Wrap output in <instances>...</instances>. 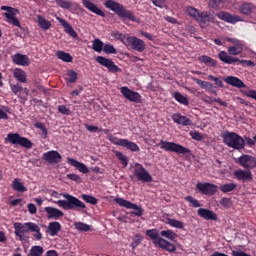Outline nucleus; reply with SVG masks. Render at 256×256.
<instances>
[{
    "label": "nucleus",
    "mask_w": 256,
    "mask_h": 256,
    "mask_svg": "<svg viewBox=\"0 0 256 256\" xmlns=\"http://www.w3.org/2000/svg\"><path fill=\"white\" fill-rule=\"evenodd\" d=\"M197 215L205 221H217L218 216L215 212L207 209V208H199L197 210Z\"/></svg>",
    "instance_id": "obj_20"
},
{
    "label": "nucleus",
    "mask_w": 256,
    "mask_h": 256,
    "mask_svg": "<svg viewBox=\"0 0 256 256\" xmlns=\"http://www.w3.org/2000/svg\"><path fill=\"white\" fill-rule=\"evenodd\" d=\"M253 9H255V5H253V3H244L239 7V11L242 15H251V13H253Z\"/></svg>",
    "instance_id": "obj_36"
},
{
    "label": "nucleus",
    "mask_w": 256,
    "mask_h": 256,
    "mask_svg": "<svg viewBox=\"0 0 256 256\" xmlns=\"http://www.w3.org/2000/svg\"><path fill=\"white\" fill-rule=\"evenodd\" d=\"M96 62L102 67H106L109 73H121V68L115 64V62L109 58H105L104 56H97Z\"/></svg>",
    "instance_id": "obj_11"
},
{
    "label": "nucleus",
    "mask_w": 256,
    "mask_h": 256,
    "mask_svg": "<svg viewBox=\"0 0 256 256\" xmlns=\"http://www.w3.org/2000/svg\"><path fill=\"white\" fill-rule=\"evenodd\" d=\"M112 36L115 37V39H117L118 41H121L124 45H125V39H127V37L125 36V34L117 31V32H114L112 34Z\"/></svg>",
    "instance_id": "obj_59"
},
{
    "label": "nucleus",
    "mask_w": 256,
    "mask_h": 256,
    "mask_svg": "<svg viewBox=\"0 0 256 256\" xmlns=\"http://www.w3.org/2000/svg\"><path fill=\"white\" fill-rule=\"evenodd\" d=\"M211 101H214V103H218V105H221V107H227V102L221 100L220 98L207 97V100H205L206 103H209Z\"/></svg>",
    "instance_id": "obj_56"
},
{
    "label": "nucleus",
    "mask_w": 256,
    "mask_h": 256,
    "mask_svg": "<svg viewBox=\"0 0 256 256\" xmlns=\"http://www.w3.org/2000/svg\"><path fill=\"white\" fill-rule=\"evenodd\" d=\"M81 199H83V201H85V203H88L89 205H97L98 200L89 194H82L81 195Z\"/></svg>",
    "instance_id": "obj_44"
},
{
    "label": "nucleus",
    "mask_w": 256,
    "mask_h": 256,
    "mask_svg": "<svg viewBox=\"0 0 256 256\" xmlns=\"http://www.w3.org/2000/svg\"><path fill=\"white\" fill-rule=\"evenodd\" d=\"M6 141L12 145H19L24 147V149H31L33 147V142L29 138L21 136L19 133H9L7 134Z\"/></svg>",
    "instance_id": "obj_7"
},
{
    "label": "nucleus",
    "mask_w": 256,
    "mask_h": 256,
    "mask_svg": "<svg viewBox=\"0 0 256 256\" xmlns=\"http://www.w3.org/2000/svg\"><path fill=\"white\" fill-rule=\"evenodd\" d=\"M61 196L66 200H58L55 203L58 207L64 209V211H79V209H87V205L77 197L69 193H62Z\"/></svg>",
    "instance_id": "obj_3"
},
{
    "label": "nucleus",
    "mask_w": 256,
    "mask_h": 256,
    "mask_svg": "<svg viewBox=\"0 0 256 256\" xmlns=\"http://www.w3.org/2000/svg\"><path fill=\"white\" fill-rule=\"evenodd\" d=\"M114 201L120 207H124L125 209H134V211L131 212V215H134L135 217H143L144 210L137 204L119 197L114 198Z\"/></svg>",
    "instance_id": "obj_8"
},
{
    "label": "nucleus",
    "mask_w": 256,
    "mask_h": 256,
    "mask_svg": "<svg viewBox=\"0 0 256 256\" xmlns=\"http://www.w3.org/2000/svg\"><path fill=\"white\" fill-rule=\"evenodd\" d=\"M10 89L12 93H14V95H17V97H19L20 99H23V97L21 96V92L23 91V86L19 84H11Z\"/></svg>",
    "instance_id": "obj_46"
},
{
    "label": "nucleus",
    "mask_w": 256,
    "mask_h": 256,
    "mask_svg": "<svg viewBox=\"0 0 256 256\" xmlns=\"http://www.w3.org/2000/svg\"><path fill=\"white\" fill-rule=\"evenodd\" d=\"M105 8L113 11L115 15H117L120 19L132 21V23H139V18L135 16L133 11L127 10L123 4L115 1V0H107L105 3Z\"/></svg>",
    "instance_id": "obj_2"
},
{
    "label": "nucleus",
    "mask_w": 256,
    "mask_h": 256,
    "mask_svg": "<svg viewBox=\"0 0 256 256\" xmlns=\"http://www.w3.org/2000/svg\"><path fill=\"white\" fill-rule=\"evenodd\" d=\"M189 135L194 141H201L203 139V135L199 131H191Z\"/></svg>",
    "instance_id": "obj_58"
},
{
    "label": "nucleus",
    "mask_w": 256,
    "mask_h": 256,
    "mask_svg": "<svg viewBox=\"0 0 256 256\" xmlns=\"http://www.w3.org/2000/svg\"><path fill=\"white\" fill-rule=\"evenodd\" d=\"M184 199L185 201L190 203V207H201V203H199V200L195 199L193 196H186Z\"/></svg>",
    "instance_id": "obj_51"
},
{
    "label": "nucleus",
    "mask_w": 256,
    "mask_h": 256,
    "mask_svg": "<svg viewBox=\"0 0 256 256\" xmlns=\"http://www.w3.org/2000/svg\"><path fill=\"white\" fill-rule=\"evenodd\" d=\"M196 21H199L201 27H205L207 23H215V16L209 12H201Z\"/></svg>",
    "instance_id": "obj_23"
},
{
    "label": "nucleus",
    "mask_w": 256,
    "mask_h": 256,
    "mask_svg": "<svg viewBox=\"0 0 256 256\" xmlns=\"http://www.w3.org/2000/svg\"><path fill=\"white\" fill-rule=\"evenodd\" d=\"M200 63H204L207 67H217V61L207 55H202L199 57Z\"/></svg>",
    "instance_id": "obj_37"
},
{
    "label": "nucleus",
    "mask_w": 256,
    "mask_h": 256,
    "mask_svg": "<svg viewBox=\"0 0 256 256\" xmlns=\"http://www.w3.org/2000/svg\"><path fill=\"white\" fill-rule=\"evenodd\" d=\"M83 5L88 11H91V13H95V15H98L99 17H105V13L93 2L89 0H83Z\"/></svg>",
    "instance_id": "obj_24"
},
{
    "label": "nucleus",
    "mask_w": 256,
    "mask_h": 256,
    "mask_svg": "<svg viewBox=\"0 0 256 256\" xmlns=\"http://www.w3.org/2000/svg\"><path fill=\"white\" fill-rule=\"evenodd\" d=\"M67 77L68 78H66V81L68 83H75L77 81L79 75L77 74V72H75V70H69L67 72Z\"/></svg>",
    "instance_id": "obj_48"
},
{
    "label": "nucleus",
    "mask_w": 256,
    "mask_h": 256,
    "mask_svg": "<svg viewBox=\"0 0 256 256\" xmlns=\"http://www.w3.org/2000/svg\"><path fill=\"white\" fill-rule=\"evenodd\" d=\"M12 63H14V65H20L21 67H29L31 60L29 56L25 54L16 53L12 56Z\"/></svg>",
    "instance_id": "obj_18"
},
{
    "label": "nucleus",
    "mask_w": 256,
    "mask_h": 256,
    "mask_svg": "<svg viewBox=\"0 0 256 256\" xmlns=\"http://www.w3.org/2000/svg\"><path fill=\"white\" fill-rule=\"evenodd\" d=\"M58 111L61 113V115H72L71 109L67 108L65 105L58 106Z\"/></svg>",
    "instance_id": "obj_57"
},
{
    "label": "nucleus",
    "mask_w": 256,
    "mask_h": 256,
    "mask_svg": "<svg viewBox=\"0 0 256 256\" xmlns=\"http://www.w3.org/2000/svg\"><path fill=\"white\" fill-rule=\"evenodd\" d=\"M220 205L226 209H229V207H231V198H222L220 200Z\"/></svg>",
    "instance_id": "obj_62"
},
{
    "label": "nucleus",
    "mask_w": 256,
    "mask_h": 256,
    "mask_svg": "<svg viewBox=\"0 0 256 256\" xmlns=\"http://www.w3.org/2000/svg\"><path fill=\"white\" fill-rule=\"evenodd\" d=\"M168 225H170V227H174L175 229H184L185 227L183 222L171 218L168 219Z\"/></svg>",
    "instance_id": "obj_49"
},
{
    "label": "nucleus",
    "mask_w": 256,
    "mask_h": 256,
    "mask_svg": "<svg viewBox=\"0 0 256 256\" xmlns=\"http://www.w3.org/2000/svg\"><path fill=\"white\" fill-rule=\"evenodd\" d=\"M159 146L160 149H163L164 151H168L170 153H178V155H187L188 153H191L189 148H185L183 145L177 144L175 142L161 140Z\"/></svg>",
    "instance_id": "obj_5"
},
{
    "label": "nucleus",
    "mask_w": 256,
    "mask_h": 256,
    "mask_svg": "<svg viewBox=\"0 0 256 256\" xmlns=\"http://www.w3.org/2000/svg\"><path fill=\"white\" fill-rule=\"evenodd\" d=\"M238 163L248 171L256 168V158L248 154L240 156L238 158Z\"/></svg>",
    "instance_id": "obj_14"
},
{
    "label": "nucleus",
    "mask_w": 256,
    "mask_h": 256,
    "mask_svg": "<svg viewBox=\"0 0 256 256\" xmlns=\"http://www.w3.org/2000/svg\"><path fill=\"white\" fill-rule=\"evenodd\" d=\"M153 5L155 7H159L160 9H163L165 5H167V0H152Z\"/></svg>",
    "instance_id": "obj_61"
},
{
    "label": "nucleus",
    "mask_w": 256,
    "mask_h": 256,
    "mask_svg": "<svg viewBox=\"0 0 256 256\" xmlns=\"http://www.w3.org/2000/svg\"><path fill=\"white\" fill-rule=\"evenodd\" d=\"M228 53L229 55H239L240 53H243V46L239 44L230 46L228 48Z\"/></svg>",
    "instance_id": "obj_43"
},
{
    "label": "nucleus",
    "mask_w": 256,
    "mask_h": 256,
    "mask_svg": "<svg viewBox=\"0 0 256 256\" xmlns=\"http://www.w3.org/2000/svg\"><path fill=\"white\" fill-rule=\"evenodd\" d=\"M12 189L14 191H18V193H25L27 192V187L23 185V182L19 178H15L12 182Z\"/></svg>",
    "instance_id": "obj_33"
},
{
    "label": "nucleus",
    "mask_w": 256,
    "mask_h": 256,
    "mask_svg": "<svg viewBox=\"0 0 256 256\" xmlns=\"http://www.w3.org/2000/svg\"><path fill=\"white\" fill-rule=\"evenodd\" d=\"M75 229H77L78 231H91V226H89L88 224H85L83 222H76L74 224Z\"/></svg>",
    "instance_id": "obj_50"
},
{
    "label": "nucleus",
    "mask_w": 256,
    "mask_h": 256,
    "mask_svg": "<svg viewBox=\"0 0 256 256\" xmlns=\"http://www.w3.org/2000/svg\"><path fill=\"white\" fill-rule=\"evenodd\" d=\"M221 137L223 139L224 145H227V147L235 149L236 151L245 149V139H243L241 135L235 132L225 131L222 133Z\"/></svg>",
    "instance_id": "obj_4"
},
{
    "label": "nucleus",
    "mask_w": 256,
    "mask_h": 256,
    "mask_svg": "<svg viewBox=\"0 0 256 256\" xmlns=\"http://www.w3.org/2000/svg\"><path fill=\"white\" fill-rule=\"evenodd\" d=\"M55 3L61 9H71V1L69 0H55Z\"/></svg>",
    "instance_id": "obj_52"
},
{
    "label": "nucleus",
    "mask_w": 256,
    "mask_h": 256,
    "mask_svg": "<svg viewBox=\"0 0 256 256\" xmlns=\"http://www.w3.org/2000/svg\"><path fill=\"white\" fill-rule=\"evenodd\" d=\"M43 161H46L47 163H50L53 165L54 163H60L61 162V154L55 150L48 151L43 154L42 156Z\"/></svg>",
    "instance_id": "obj_17"
},
{
    "label": "nucleus",
    "mask_w": 256,
    "mask_h": 256,
    "mask_svg": "<svg viewBox=\"0 0 256 256\" xmlns=\"http://www.w3.org/2000/svg\"><path fill=\"white\" fill-rule=\"evenodd\" d=\"M67 179H70V181H75V183H81V176L77 174H67Z\"/></svg>",
    "instance_id": "obj_60"
},
{
    "label": "nucleus",
    "mask_w": 256,
    "mask_h": 256,
    "mask_svg": "<svg viewBox=\"0 0 256 256\" xmlns=\"http://www.w3.org/2000/svg\"><path fill=\"white\" fill-rule=\"evenodd\" d=\"M67 163L71 165V167H75V169H77L80 173H83L84 175H86V173H89V168H87V166L82 162H79L73 158H67Z\"/></svg>",
    "instance_id": "obj_25"
},
{
    "label": "nucleus",
    "mask_w": 256,
    "mask_h": 256,
    "mask_svg": "<svg viewBox=\"0 0 256 256\" xmlns=\"http://www.w3.org/2000/svg\"><path fill=\"white\" fill-rule=\"evenodd\" d=\"M172 97L175 98V100L180 103L181 105H185L187 107V105H189V99L186 96H183V94L179 93V92H174L172 94Z\"/></svg>",
    "instance_id": "obj_40"
},
{
    "label": "nucleus",
    "mask_w": 256,
    "mask_h": 256,
    "mask_svg": "<svg viewBox=\"0 0 256 256\" xmlns=\"http://www.w3.org/2000/svg\"><path fill=\"white\" fill-rule=\"evenodd\" d=\"M186 13L190 16L193 17V19H195L197 21V19L199 18V15L201 14L199 12V10H197L196 8L192 7V6H188L186 8Z\"/></svg>",
    "instance_id": "obj_45"
},
{
    "label": "nucleus",
    "mask_w": 256,
    "mask_h": 256,
    "mask_svg": "<svg viewBox=\"0 0 256 256\" xmlns=\"http://www.w3.org/2000/svg\"><path fill=\"white\" fill-rule=\"evenodd\" d=\"M114 155L117 157L119 161H121V164L123 167H127L129 165V157L123 154L121 151H114Z\"/></svg>",
    "instance_id": "obj_41"
},
{
    "label": "nucleus",
    "mask_w": 256,
    "mask_h": 256,
    "mask_svg": "<svg viewBox=\"0 0 256 256\" xmlns=\"http://www.w3.org/2000/svg\"><path fill=\"white\" fill-rule=\"evenodd\" d=\"M219 189L222 193H231L237 189L236 183H225L219 186Z\"/></svg>",
    "instance_id": "obj_39"
},
{
    "label": "nucleus",
    "mask_w": 256,
    "mask_h": 256,
    "mask_svg": "<svg viewBox=\"0 0 256 256\" xmlns=\"http://www.w3.org/2000/svg\"><path fill=\"white\" fill-rule=\"evenodd\" d=\"M146 236L152 240L153 245L162 249V251H167L168 253H175L177 251V246L170 241H177V233L173 230H162L159 233L158 229H148L146 230Z\"/></svg>",
    "instance_id": "obj_1"
},
{
    "label": "nucleus",
    "mask_w": 256,
    "mask_h": 256,
    "mask_svg": "<svg viewBox=\"0 0 256 256\" xmlns=\"http://www.w3.org/2000/svg\"><path fill=\"white\" fill-rule=\"evenodd\" d=\"M28 223H25L24 225L21 224V222H16L14 223V233L16 236H21V234L23 233H27V231L29 230V225H27Z\"/></svg>",
    "instance_id": "obj_31"
},
{
    "label": "nucleus",
    "mask_w": 256,
    "mask_h": 256,
    "mask_svg": "<svg viewBox=\"0 0 256 256\" xmlns=\"http://www.w3.org/2000/svg\"><path fill=\"white\" fill-rule=\"evenodd\" d=\"M231 254L232 256H251L243 251H235V250H233Z\"/></svg>",
    "instance_id": "obj_64"
},
{
    "label": "nucleus",
    "mask_w": 256,
    "mask_h": 256,
    "mask_svg": "<svg viewBox=\"0 0 256 256\" xmlns=\"http://www.w3.org/2000/svg\"><path fill=\"white\" fill-rule=\"evenodd\" d=\"M134 175L138 181H143V183H151L153 181V176L139 163L135 164Z\"/></svg>",
    "instance_id": "obj_12"
},
{
    "label": "nucleus",
    "mask_w": 256,
    "mask_h": 256,
    "mask_svg": "<svg viewBox=\"0 0 256 256\" xmlns=\"http://www.w3.org/2000/svg\"><path fill=\"white\" fill-rule=\"evenodd\" d=\"M34 127H36V129H40L42 131V135L44 139H47L48 131H47V128L45 127V124H43L42 122H36L34 124Z\"/></svg>",
    "instance_id": "obj_55"
},
{
    "label": "nucleus",
    "mask_w": 256,
    "mask_h": 256,
    "mask_svg": "<svg viewBox=\"0 0 256 256\" xmlns=\"http://www.w3.org/2000/svg\"><path fill=\"white\" fill-rule=\"evenodd\" d=\"M14 77L19 81V83H27V73L19 68L14 70Z\"/></svg>",
    "instance_id": "obj_35"
},
{
    "label": "nucleus",
    "mask_w": 256,
    "mask_h": 256,
    "mask_svg": "<svg viewBox=\"0 0 256 256\" xmlns=\"http://www.w3.org/2000/svg\"><path fill=\"white\" fill-rule=\"evenodd\" d=\"M207 79H208V81H213L215 83L216 87H220V88L224 87L223 80H221V78H219V77H215L213 75H208Z\"/></svg>",
    "instance_id": "obj_54"
},
{
    "label": "nucleus",
    "mask_w": 256,
    "mask_h": 256,
    "mask_svg": "<svg viewBox=\"0 0 256 256\" xmlns=\"http://www.w3.org/2000/svg\"><path fill=\"white\" fill-rule=\"evenodd\" d=\"M8 23L13 25L14 27H21V22H19V19H17V17H15V16L8 19Z\"/></svg>",
    "instance_id": "obj_63"
},
{
    "label": "nucleus",
    "mask_w": 256,
    "mask_h": 256,
    "mask_svg": "<svg viewBox=\"0 0 256 256\" xmlns=\"http://www.w3.org/2000/svg\"><path fill=\"white\" fill-rule=\"evenodd\" d=\"M224 81L225 83H227V85H231L232 87H237V89H245V87H247V85H245L241 81V79L235 76H228L224 79Z\"/></svg>",
    "instance_id": "obj_26"
},
{
    "label": "nucleus",
    "mask_w": 256,
    "mask_h": 256,
    "mask_svg": "<svg viewBox=\"0 0 256 256\" xmlns=\"http://www.w3.org/2000/svg\"><path fill=\"white\" fill-rule=\"evenodd\" d=\"M56 57L58 59H60V61H63L64 63H72L73 62V56H71V54L59 50L56 52Z\"/></svg>",
    "instance_id": "obj_34"
},
{
    "label": "nucleus",
    "mask_w": 256,
    "mask_h": 256,
    "mask_svg": "<svg viewBox=\"0 0 256 256\" xmlns=\"http://www.w3.org/2000/svg\"><path fill=\"white\" fill-rule=\"evenodd\" d=\"M124 45L126 47H131L133 51H137L138 53H143L146 49L145 42L141 40V38L135 36H128L124 41Z\"/></svg>",
    "instance_id": "obj_9"
},
{
    "label": "nucleus",
    "mask_w": 256,
    "mask_h": 256,
    "mask_svg": "<svg viewBox=\"0 0 256 256\" xmlns=\"http://www.w3.org/2000/svg\"><path fill=\"white\" fill-rule=\"evenodd\" d=\"M194 83L199 85L201 89H206L213 95H217V91L213 90V85L210 82L200 80L199 78H193Z\"/></svg>",
    "instance_id": "obj_29"
},
{
    "label": "nucleus",
    "mask_w": 256,
    "mask_h": 256,
    "mask_svg": "<svg viewBox=\"0 0 256 256\" xmlns=\"http://www.w3.org/2000/svg\"><path fill=\"white\" fill-rule=\"evenodd\" d=\"M104 53H106V55H115L117 54V49H115V47L111 44H106L104 45L103 50Z\"/></svg>",
    "instance_id": "obj_53"
},
{
    "label": "nucleus",
    "mask_w": 256,
    "mask_h": 256,
    "mask_svg": "<svg viewBox=\"0 0 256 256\" xmlns=\"http://www.w3.org/2000/svg\"><path fill=\"white\" fill-rule=\"evenodd\" d=\"M118 144L120 145V147H125L126 149H128V151H132L133 153H139V151H141L137 143L131 142L127 139L120 140Z\"/></svg>",
    "instance_id": "obj_27"
},
{
    "label": "nucleus",
    "mask_w": 256,
    "mask_h": 256,
    "mask_svg": "<svg viewBox=\"0 0 256 256\" xmlns=\"http://www.w3.org/2000/svg\"><path fill=\"white\" fill-rule=\"evenodd\" d=\"M120 93L123 95L125 99L130 101L131 103H141V94L139 92H135L127 86H123L120 88Z\"/></svg>",
    "instance_id": "obj_13"
},
{
    "label": "nucleus",
    "mask_w": 256,
    "mask_h": 256,
    "mask_svg": "<svg viewBox=\"0 0 256 256\" xmlns=\"http://www.w3.org/2000/svg\"><path fill=\"white\" fill-rule=\"evenodd\" d=\"M1 11H6L4 13V17H6V19H13V17H15V15H17V13H19V11L16 8H13L11 6H1Z\"/></svg>",
    "instance_id": "obj_32"
},
{
    "label": "nucleus",
    "mask_w": 256,
    "mask_h": 256,
    "mask_svg": "<svg viewBox=\"0 0 256 256\" xmlns=\"http://www.w3.org/2000/svg\"><path fill=\"white\" fill-rule=\"evenodd\" d=\"M218 59L222 61V63H226V65H233V63H239L243 67H255V62L251 60H240L237 57L230 56L225 51H220L218 54Z\"/></svg>",
    "instance_id": "obj_6"
},
{
    "label": "nucleus",
    "mask_w": 256,
    "mask_h": 256,
    "mask_svg": "<svg viewBox=\"0 0 256 256\" xmlns=\"http://www.w3.org/2000/svg\"><path fill=\"white\" fill-rule=\"evenodd\" d=\"M28 229L32 232L35 233L34 237L37 239V241H41L43 239V234H41V228L39 225L33 223V222H28Z\"/></svg>",
    "instance_id": "obj_30"
},
{
    "label": "nucleus",
    "mask_w": 256,
    "mask_h": 256,
    "mask_svg": "<svg viewBox=\"0 0 256 256\" xmlns=\"http://www.w3.org/2000/svg\"><path fill=\"white\" fill-rule=\"evenodd\" d=\"M60 231H61V223L55 221V222H50L48 224L47 233H49L51 237H55L56 235L59 234Z\"/></svg>",
    "instance_id": "obj_28"
},
{
    "label": "nucleus",
    "mask_w": 256,
    "mask_h": 256,
    "mask_svg": "<svg viewBox=\"0 0 256 256\" xmlns=\"http://www.w3.org/2000/svg\"><path fill=\"white\" fill-rule=\"evenodd\" d=\"M45 250L41 246H32L29 252L30 256H41Z\"/></svg>",
    "instance_id": "obj_47"
},
{
    "label": "nucleus",
    "mask_w": 256,
    "mask_h": 256,
    "mask_svg": "<svg viewBox=\"0 0 256 256\" xmlns=\"http://www.w3.org/2000/svg\"><path fill=\"white\" fill-rule=\"evenodd\" d=\"M44 211L48 217V219H61L65 213L63 211L59 210L58 208L55 207H45Z\"/></svg>",
    "instance_id": "obj_22"
},
{
    "label": "nucleus",
    "mask_w": 256,
    "mask_h": 256,
    "mask_svg": "<svg viewBox=\"0 0 256 256\" xmlns=\"http://www.w3.org/2000/svg\"><path fill=\"white\" fill-rule=\"evenodd\" d=\"M216 17L218 19H221L222 21H225V23H231L232 25H235V23H239L241 21V17L237 15H232L229 12L221 11L216 14Z\"/></svg>",
    "instance_id": "obj_16"
},
{
    "label": "nucleus",
    "mask_w": 256,
    "mask_h": 256,
    "mask_svg": "<svg viewBox=\"0 0 256 256\" xmlns=\"http://www.w3.org/2000/svg\"><path fill=\"white\" fill-rule=\"evenodd\" d=\"M104 45L105 44H103V41H101L99 38H96L92 42V49L93 51H96V53H101V51H103Z\"/></svg>",
    "instance_id": "obj_42"
},
{
    "label": "nucleus",
    "mask_w": 256,
    "mask_h": 256,
    "mask_svg": "<svg viewBox=\"0 0 256 256\" xmlns=\"http://www.w3.org/2000/svg\"><path fill=\"white\" fill-rule=\"evenodd\" d=\"M37 23L40 28H42L43 31H47L51 29V22H49L47 19H45L41 15H37Z\"/></svg>",
    "instance_id": "obj_38"
},
{
    "label": "nucleus",
    "mask_w": 256,
    "mask_h": 256,
    "mask_svg": "<svg viewBox=\"0 0 256 256\" xmlns=\"http://www.w3.org/2000/svg\"><path fill=\"white\" fill-rule=\"evenodd\" d=\"M234 179L242 183H251L253 181V174L250 170L239 169L234 172Z\"/></svg>",
    "instance_id": "obj_15"
},
{
    "label": "nucleus",
    "mask_w": 256,
    "mask_h": 256,
    "mask_svg": "<svg viewBox=\"0 0 256 256\" xmlns=\"http://www.w3.org/2000/svg\"><path fill=\"white\" fill-rule=\"evenodd\" d=\"M172 120L177 125H182V127H189L193 125V120L189 119L187 116L181 115V113H174L172 115Z\"/></svg>",
    "instance_id": "obj_19"
},
{
    "label": "nucleus",
    "mask_w": 256,
    "mask_h": 256,
    "mask_svg": "<svg viewBox=\"0 0 256 256\" xmlns=\"http://www.w3.org/2000/svg\"><path fill=\"white\" fill-rule=\"evenodd\" d=\"M58 22L64 27L65 33L69 35L70 37H73V39H77V32L75 29H73V26L69 24V22L61 17L56 18Z\"/></svg>",
    "instance_id": "obj_21"
},
{
    "label": "nucleus",
    "mask_w": 256,
    "mask_h": 256,
    "mask_svg": "<svg viewBox=\"0 0 256 256\" xmlns=\"http://www.w3.org/2000/svg\"><path fill=\"white\" fill-rule=\"evenodd\" d=\"M196 189L200 193H202V195H208L212 197V195H215V193L219 191V186L209 182H205V183L199 182L196 184Z\"/></svg>",
    "instance_id": "obj_10"
}]
</instances>
